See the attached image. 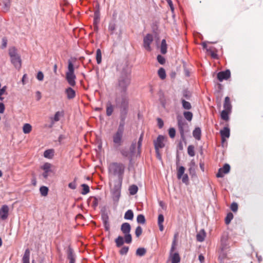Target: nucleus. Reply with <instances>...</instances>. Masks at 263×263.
Instances as JSON below:
<instances>
[{"instance_id":"f257e3e1","label":"nucleus","mask_w":263,"mask_h":263,"mask_svg":"<svg viewBox=\"0 0 263 263\" xmlns=\"http://www.w3.org/2000/svg\"><path fill=\"white\" fill-rule=\"evenodd\" d=\"M116 102L117 105L120 108L121 121L124 122L129 108V102L127 93H122L121 97H117Z\"/></svg>"},{"instance_id":"f03ea898","label":"nucleus","mask_w":263,"mask_h":263,"mask_svg":"<svg viewBox=\"0 0 263 263\" xmlns=\"http://www.w3.org/2000/svg\"><path fill=\"white\" fill-rule=\"evenodd\" d=\"M125 166L122 163L112 162L108 166L109 178H123Z\"/></svg>"},{"instance_id":"7ed1b4c3","label":"nucleus","mask_w":263,"mask_h":263,"mask_svg":"<svg viewBox=\"0 0 263 263\" xmlns=\"http://www.w3.org/2000/svg\"><path fill=\"white\" fill-rule=\"evenodd\" d=\"M123 179L109 178V186L114 199L118 200L121 194Z\"/></svg>"},{"instance_id":"20e7f679","label":"nucleus","mask_w":263,"mask_h":263,"mask_svg":"<svg viewBox=\"0 0 263 263\" xmlns=\"http://www.w3.org/2000/svg\"><path fill=\"white\" fill-rule=\"evenodd\" d=\"M10 61L14 67L20 70L22 68V59L20 55L17 53V50L15 47H11L8 50Z\"/></svg>"},{"instance_id":"39448f33","label":"nucleus","mask_w":263,"mask_h":263,"mask_svg":"<svg viewBox=\"0 0 263 263\" xmlns=\"http://www.w3.org/2000/svg\"><path fill=\"white\" fill-rule=\"evenodd\" d=\"M130 83V77L129 74L123 72L119 77L118 87L122 93H126V89Z\"/></svg>"},{"instance_id":"423d86ee","label":"nucleus","mask_w":263,"mask_h":263,"mask_svg":"<svg viewBox=\"0 0 263 263\" xmlns=\"http://www.w3.org/2000/svg\"><path fill=\"white\" fill-rule=\"evenodd\" d=\"M68 69L65 74V78L68 83L72 87L76 84V76L74 74V66L70 60L68 61Z\"/></svg>"},{"instance_id":"0eeeda50","label":"nucleus","mask_w":263,"mask_h":263,"mask_svg":"<svg viewBox=\"0 0 263 263\" xmlns=\"http://www.w3.org/2000/svg\"><path fill=\"white\" fill-rule=\"evenodd\" d=\"M124 127V122L121 121L117 131L112 136L114 143L117 146H120L122 144Z\"/></svg>"},{"instance_id":"6e6552de","label":"nucleus","mask_w":263,"mask_h":263,"mask_svg":"<svg viewBox=\"0 0 263 263\" xmlns=\"http://www.w3.org/2000/svg\"><path fill=\"white\" fill-rule=\"evenodd\" d=\"M164 137L162 135H159L157 139L154 141L157 158L160 160L162 163V153L160 152V150L164 146Z\"/></svg>"},{"instance_id":"1a4fd4ad","label":"nucleus","mask_w":263,"mask_h":263,"mask_svg":"<svg viewBox=\"0 0 263 263\" xmlns=\"http://www.w3.org/2000/svg\"><path fill=\"white\" fill-rule=\"evenodd\" d=\"M177 245L176 236L173 241L172 248L170 251V254L168 257V260H171V263H179L180 261V258L178 253H173L176 248Z\"/></svg>"},{"instance_id":"9d476101","label":"nucleus","mask_w":263,"mask_h":263,"mask_svg":"<svg viewBox=\"0 0 263 263\" xmlns=\"http://www.w3.org/2000/svg\"><path fill=\"white\" fill-rule=\"evenodd\" d=\"M178 124L181 138L184 140V133L189 131L188 125L182 119L178 120Z\"/></svg>"},{"instance_id":"9b49d317","label":"nucleus","mask_w":263,"mask_h":263,"mask_svg":"<svg viewBox=\"0 0 263 263\" xmlns=\"http://www.w3.org/2000/svg\"><path fill=\"white\" fill-rule=\"evenodd\" d=\"M52 166L51 164L46 162L41 166V168L44 171L42 175L44 179H46L49 176V173L52 172L51 170Z\"/></svg>"},{"instance_id":"f8f14e48","label":"nucleus","mask_w":263,"mask_h":263,"mask_svg":"<svg viewBox=\"0 0 263 263\" xmlns=\"http://www.w3.org/2000/svg\"><path fill=\"white\" fill-rule=\"evenodd\" d=\"M153 41V37L152 34H147L143 39V47L147 51H151L152 49L150 46L151 44Z\"/></svg>"},{"instance_id":"ddd939ff","label":"nucleus","mask_w":263,"mask_h":263,"mask_svg":"<svg viewBox=\"0 0 263 263\" xmlns=\"http://www.w3.org/2000/svg\"><path fill=\"white\" fill-rule=\"evenodd\" d=\"M231 77V72L230 70L227 69L225 71L219 72L217 73V79L220 82L224 80H228Z\"/></svg>"},{"instance_id":"4468645a","label":"nucleus","mask_w":263,"mask_h":263,"mask_svg":"<svg viewBox=\"0 0 263 263\" xmlns=\"http://www.w3.org/2000/svg\"><path fill=\"white\" fill-rule=\"evenodd\" d=\"M230 166L228 164H225L222 168H220L218 170V172L216 174L218 178L223 177V174H227L229 172Z\"/></svg>"},{"instance_id":"2eb2a0df","label":"nucleus","mask_w":263,"mask_h":263,"mask_svg":"<svg viewBox=\"0 0 263 263\" xmlns=\"http://www.w3.org/2000/svg\"><path fill=\"white\" fill-rule=\"evenodd\" d=\"M67 258L69 260L70 263H74L76 260L75 254L72 249L69 246L67 250Z\"/></svg>"},{"instance_id":"dca6fc26","label":"nucleus","mask_w":263,"mask_h":263,"mask_svg":"<svg viewBox=\"0 0 263 263\" xmlns=\"http://www.w3.org/2000/svg\"><path fill=\"white\" fill-rule=\"evenodd\" d=\"M9 208L7 205H3L0 210V218L5 220L8 216Z\"/></svg>"},{"instance_id":"f3484780","label":"nucleus","mask_w":263,"mask_h":263,"mask_svg":"<svg viewBox=\"0 0 263 263\" xmlns=\"http://www.w3.org/2000/svg\"><path fill=\"white\" fill-rule=\"evenodd\" d=\"M65 92L68 99L70 100L73 99L76 97V91L71 87L67 88Z\"/></svg>"},{"instance_id":"a211bd4d","label":"nucleus","mask_w":263,"mask_h":263,"mask_svg":"<svg viewBox=\"0 0 263 263\" xmlns=\"http://www.w3.org/2000/svg\"><path fill=\"white\" fill-rule=\"evenodd\" d=\"M131 227L129 223L127 222L123 223L121 227V230L123 234H126L130 233Z\"/></svg>"},{"instance_id":"6ab92c4d","label":"nucleus","mask_w":263,"mask_h":263,"mask_svg":"<svg viewBox=\"0 0 263 263\" xmlns=\"http://www.w3.org/2000/svg\"><path fill=\"white\" fill-rule=\"evenodd\" d=\"M102 218L103 219V223H104V226L105 230L106 231H109V228H110V226H109V223L108 222L109 218H108V215L107 214H104L102 216Z\"/></svg>"},{"instance_id":"aec40b11","label":"nucleus","mask_w":263,"mask_h":263,"mask_svg":"<svg viewBox=\"0 0 263 263\" xmlns=\"http://www.w3.org/2000/svg\"><path fill=\"white\" fill-rule=\"evenodd\" d=\"M114 109V106L111 102H108L106 104V115L107 116H110Z\"/></svg>"},{"instance_id":"412c9836","label":"nucleus","mask_w":263,"mask_h":263,"mask_svg":"<svg viewBox=\"0 0 263 263\" xmlns=\"http://www.w3.org/2000/svg\"><path fill=\"white\" fill-rule=\"evenodd\" d=\"M206 234L203 229L201 230L196 235L197 240L202 242L204 240Z\"/></svg>"},{"instance_id":"4be33fe9","label":"nucleus","mask_w":263,"mask_h":263,"mask_svg":"<svg viewBox=\"0 0 263 263\" xmlns=\"http://www.w3.org/2000/svg\"><path fill=\"white\" fill-rule=\"evenodd\" d=\"M164 221V217L162 214H159L158 218V224L159 226V229L160 231L162 232L163 231V222Z\"/></svg>"},{"instance_id":"5701e85b","label":"nucleus","mask_w":263,"mask_h":263,"mask_svg":"<svg viewBox=\"0 0 263 263\" xmlns=\"http://www.w3.org/2000/svg\"><path fill=\"white\" fill-rule=\"evenodd\" d=\"M29 258L30 251L28 249H27L25 250L24 256L23 257V263H29Z\"/></svg>"},{"instance_id":"b1692460","label":"nucleus","mask_w":263,"mask_h":263,"mask_svg":"<svg viewBox=\"0 0 263 263\" xmlns=\"http://www.w3.org/2000/svg\"><path fill=\"white\" fill-rule=\"evenodd\" d=\"M220 133L222 138H228L230 137V129L227 127L221 130Z\"/></svg>"},{"instance_id":"393cba45","label":"nucleus","mask_w":263,"mask_h":263,"mask_svg":"<svg viewBox=\"0 0 263 263\" xmlns=\"http://www.w3.org/2000/svg\"><path fill=\"white\" fill-rule=\"evenodd\" d=\"M32 130V126L29 123H25L23 126V131L24 134H29Z\"/></svg>"},{"instance_id":"a878e982","label":"nucleus","mask_w":263,"mask_h":263,"mask_svg":"<svg viewBox=\"0 0 263 263\" xmlns=\"http://www.w3.org/2000/svg\"><path fill=\"white\" fill-rule=\"evenodd\" d=\"M223 107L224 109L227 110H231V104L230 102V98L228 97H226L224 99V102L223 104Z\"/></svg>"},{"instance_id":"bb28decb","label":"nucleus","mask_w":263,"mask_h":263,"mask_svg":"<svg viewBox=\"0 0 263 263\" xmlns=\"http://www.w3.org/2000/svg\"><path fill=\"white\" fill-rule=\"evenodd\" d=\"M194 137L197 139L200 140L201 137V129L199 127H196L193 133Z\"/></svg>"},{"instance_id":"cd10ccee","label":"nucleus","mask_w":263,"mask_h":263,"mask_svg":"<svg viewBox=\"0 0 263 263\" xmlns=\"http://www.w3.org/2000/svg\"><path fill=\"white\" fill-rule=\"evenodd\" d=\"M231 110H227L224 109L221 112V118L226 121H228L229 120V116L228 114Z\"/></svg>"},{"instance_id":"c85d7f7f","label":"nucleus","mask_w":263,"mask_h":263,"mask_svg":"<svg viewBox=\"0 0 263 263\" xmlns=\"http://www.w3.org/2000/svg\"><path fill=\"white\" fill-rule=\"evenodd\" d=\"M134 218V213L131 210H127L124 215V218L127 220H132Z\"/></svg>"},{"instance_id":"c756f323","label":"nucleus","mask_w":263,"mask_h":263,"mask_svg":"<svg viewBox=\"0 0 263 263\" xmlns=\"http://www.w3.org/2000/svg\"><path fill=\"white\" fill-rule=\"evenodd\" d=\"M54 151L53 149H50L46 150L44 153V156L47 158H52L53 156Z\"/></svg>"},{"instance_id":"7c9ffc66","label":"nucleus","mask_w":263,"mask_h":263,"mask_svg":"<svg viewBox=\"0 0 263 263\" xmlns=\"http://www.w3.org/2000/svg\"><path fill=\"white\" fill-rule=\"evenodd\" d=\"M181 102L184 109L189 110L191 108L192 106L190 103L186 101L184 99H181Z\"/></svg>"},{"instance_id":"2f4dec72","label":"nucleus","mask_w":263,"mask_h":263,"mask_svg":"<svg viewBox=\"0 0 263 263\" xmlns=\"http://www.w3.org/2000/svg\"><path fill=\"white\" fill-rule=\"evenodd\" d=\"M115 242L116 243V246L117 247H120L122 246L124 243V239L123 237L122 236H118L116 239H115Z\"/></svg>"},{"instance_id":"473e14b6","label":"nucleus","mask_w":263,"mask_h":263,"mask_svg":"<svg viewBox=\"0 0 263 263\" xmlns=\"http://www.w3.org/2000/svg\"><path fill=\"white\" fill-rule=\"evenodd\" d=\"M48 188L45 186H42L40 189V192L43 196H46L48 195Z\"/></svg>"},{"instance_id":"72a5a7b5","label":"nucleus","mask_w":263,"mask_h":263,"mask_svg":"<svg viewBox=\"0 0 263 263\" xmlns=\"http://www.w3.org/2000/svg\"><path fill=\"white\" fill-rule=\"evenodd\" d=\"M96 60L98 64H101L102 62V53L100 49H98L96 51Z\"/></svg>"},{"instance_id":"f704fd0d","label":"nucleus","mask_w":263,"mask_h":263,"mask_svg":"<svg viewBox=\"0 0 263 263\" xmlns=\"http://www.w3.org/2000/svg\"><path fill=\"white\" fill-rule=\"evenodd\" d=\"M82 187V191L81 194L82 195H86L90 192L89 187L86 184H83L81 185Z\"/></svg>"},{"instance_id":"c9c22d12","label":"nucleus","mask_w":263,"mask_h":263,"mask_svg":"<svg viewBox=\"0 0 263 263\" xmlns=\"http://www.w3.org/2000/svg\"><path fill=\"white\" fill-rule=\"evenodd\" d=\"M138 187L136 185H132L129 186V193L132 195H134L138 192Z\"/></svg>"},{"instance_id":"e433bc0d","label":"nucleus","mask_w":263,"mask_h":263,"mask_svg":"<svg viewBox=\"0 0 263 263\" xmlns=\"http://www.w3.org/2000/svg\"><path fill=\"white\" fill-rule=\"evenodd\" d=\"M146 252L145 249L144 248H139L136 251V255L139 256H144Z\"/></svg>"},{"instance_id":"4c0bfd02","label":"nucleus","mask_w":263,"mask_h":263,"mask_svg":"<svg viewBox=\"0 0 263 263\" xmlns=\"http://www.w3.org/2000/svg\"><path fill=\"white\" fill-rule=\"evenodd\" d=\"M137 221L139 223L144 224L145 222V219L144 216L142 214L138 215L137 217Z\"/></svg>"},{"instance_id":"58836bf2","label":"nucleus","mask_w":263,"mask_h":263,"mask_svg":"<svg viewBox=\"0 0 263 263\" xmlns=\"http://www.w3.org/2000/svg\"><path fill=\"white\" fill-rule=\"evenodd\" d=\"M183 116L189 121H191L193 118V114L190 111H184L183 112Z\"/></svg>"},{"instance_id":"ea45409f","label":"nucleus","mask_w":263,"mask_h":263,"mask_svg":"<svg viewBox=\"0 0 263 263\" xmlns=\"http://www.w3.org/2000/svg\"><path fill=\"white\" fill-rule=\"evenodd\" d=\"M63 116V111H57L55 112V115H54V118H53V120L55 122H58L60 120V117L61 116Z\"/></svg>"},{"instance_id":"a19ab883","label":"nucleus","mask_w":263,"mask_h":263,"mask_svg":"<svg viewBox=\"0 0 263 263\" xmlns=\"http://www.w3.org/2000/svg\"><path fill=\"white\" fill-rule=\"evenodd\" d=\"M90 198L93 200L92 206L94 208H96L99 203V201L101 200L100 198H97L96 197H91Z\"/></svg>"},{"instance_id":"79ce46f5","label":"nucleus","mask_w":263,"mask_h":263,"mask_svg":"<svg viewBox=\"0 0 263 263\" xmlns=\"http://www.w3.org/2000/svg\"><path fill=\"white\" fill-rule=\"evenodd\" d=\"M187 153L190 156H195V152H194V146L191 145L188 146L187 148Z\"/></svg>"},{"instance_id":"37998d69","label":"nucleus","mask_w":263,"mask_h":263,"mask_svg":"<svg viewBox=\"0 0 263 263\" xmlns=\"http://www.w3.org/2000/svg\"><path fill=\"white\" fill-rule=\"evenodd\" d=\"M233 218V215L232 213H229L227 214V217L225 218V222L227 224H228L230 223L231 220Z\"/></svg>"},{"instance_id":"c03bdc74","label":"nucleus","mask_w":263,"mask_h":263,"mask_svg":"<svg viewBox=\"0 0 263 263\" xmlns=\"http://www.w3.org/2000/svg\"><path fill=\"white\" fill-rule=\"evenodd\" d=\"M184 171H185V168L183 166H180L179 168V170L178 171V174H177L178 178L180 179L181 178L182 176H183V175L184 174Z\"/></svg>"},{"instance_id":"a18cd8bd","label":"nucleus","mask_w":263,"mask_h":263,"mask_svg":"<svg viewBox=\"0 0 263 263\" xmlns=\"http://www.w3.org/2000/svg\"><path fill=\"white\" fill-rule=\"evenodd\" d=\"M159 77L162 79H164V69L163 68H160L158 71Z\"/></svg>"},{"instance_id":"49530a36","label":"nucleus","mask_w":263,"mask_h":263,"mask_svg":"<svg viewBox=\"0 0 263 263\" xmlns=\"http://www.w3.org/2000/svg\"><path fill=\"white\" fill-rule=\"evenodd\" d=\"M142 233V229L140 226H138L136 228L135 231V234L137 237H139Z\"/></svg>"},{"instance_id":"de8ad7c7","label":"nucleus","mask_w":263,"mask_h":263,"mask_svg":"<svg viewBox=\"0 0 263 263\" xmlns=\"http://www.w3.org/2000/svg\"><path fill=\"white\" fill-rule=\"evenodd\" d=\"M125 235V242L127 243H130L132 242V238L130 233L124 234Z\"/></svg>"},{"instance_id":"09e8293b","label":"nucleus","mask_w":263,"mask_h":263,"mask_svg":"<svg viewBox=\"0 0 263 263\" xmlns=\"http://www.w3.org/2000/svg\"><path fill=\"white\" fill-rule=\"evenodd\" d=\"M129 248L128 247L124 246L121 248V249L120 251V253L121 255H125L127 253L128 251Z\"/></svg>"},{"instance_id":"8fccbe9b","label":"nucleus","mask_w":263,"mask_h":263,"mask_svg":"<svg viewBox=\"0 0 263 263\" xmlns=\"http://www.w3.org/2000/svg\"><path fill=\"white\" fill-rule=\"evenodd\" d=\"M168 134L171 138H173L175 136L176 130L174 128H171L168 130Z\"/></svg>"},{"instance_id":"3c124183","label":"nucleus","mask_w":263,"mask_h":263,"mask_svg":"<svg viewBox=\"0 0 263 263\" xmlns=\"http://www.w3.org/2000/svg\"><path fill=\"white\" fill-rule=\"evenodd\" d=\"M183 96L185 99H189L191 97V93L189 91L185 90L183 91Z\"/></svg>"},{"instance_id":"603ef678","label":"nucleus","mask_w":263,"mask_h":263,"mask_svg":"<svg viewBox=\"0 0 263 263\" xmlns=\"http://www.w3.org/2000/svg\"><path fill=\"white\" fill-rule=\"evenodd\" d=\"M231 209L234 212H236L238 210V204L236 202L232 203L231 205Z\"/></svg>"},{"instance_id":"864d4df0","label":"nucleus","mask_w":263,"mask_h":263,"mask_svg":"<svg viewBox=\"0 0 263 263\" xmlns=\"http://www.w3.org/2000/svg\"><path fill=\"white\" fill-rule=\"evenodd\" d=\"M36 78L38 80L41 81H43V79H44V74L43 73V72L42 71H39L38 72L37 74V76H36Z\"/></svg>"},{"instance_id":"5fc2aeb1","label":"nucleus","mask_w":263,"mask_h":263,"mask_svg":"<svg viewBox=\"0 0 263 263\" xmlns=\"http://www.w3.org/2000/svg\"><path fill=\"white\" fill-rule=\"evenodd\" d=\"M7 39L6 37H3L2 39V44L1 48L2 49H4L7 47Z\"/></svg>"},{"instance_id":"6e6d98bb","label":"nucleus","mask_w":263,"mask_h":263,"mask_svg":"<svg viewBox=\"0 0 263 263\" xmlns=\"http://www.w3.org/2000/svg\"><path fill=\"white\" fill-rule=\"evenodd\" d=\"M157 123H158V127L160 128H161L163 127V120L161 118H158L157 119Z\"/></svg>"},{"instance_id":"4d7b16f0","label":"nucleus","mask_w":263,"mask_h":263,"mask_svg":"<svg viewBox=\"0 0 263 263\" xmlns=\"http://www.w3.org/2000/svg\"><path fill=\"white\" fill-rule=\"evenodd\" d=\"M167 2V3L168 4V5L169 6L172 12L173 13L174 8L173 6V2L171 0H165Z\"/></svg>"},{"instance_id":"13d9d810","label":"nucleus","mask_w":263,"mask_h":263,"mask_svg":"<svg viewBox=\"0 0 263 263\" xmlns=\"http://www.w3.org/2000/svg\"><path fill=\"white\" fill-rule=\"evenodd\" d=\"M157 60L161 64H163L164 63V58L160 55H158L157 56Z\"/></svg>"},{"instance_id":"bf43d9fd","label":"nucleus","mask_w":263,"mask_h":263,"mask_svg":"<svg viewBox=\"0 0 263 263\" xmlns=\"http://www.w3.org/2000/svg\"><path fill=\"white\" fill-rule=\"evenodd\" d=\"M136 147V143L133 142L130 146V153L132 154H133L135 153Z\"/></svg>"},{"instance_id":"052dcab7","label":"nucleus","mask_w":263,"mask_h":263,"mask_svg":"<svg viewBox=\"0 0 263 263\" xmlns=\"http://www.w3.org/2000/svg\"><path fill=\"white\" fill-rule=\"evenodd\" d=\"M159 96L160 101L161 104L163 106L164 105V103H163V92L161 91H160L159 92Z\"/></svg>"},{"instance_id":"680f3d73","label":"nucleus","mask_w":263,"mask_h":263,"mask_svg":"<svg viewBox=\"0 0 263 263\" xmlns=\"http://www.w3.org/2000/svg\"><path fill=\"white\" fill-rule=\"evenodd\" d=\"M121 153L124 157H128L129 156V152L125 149H122L121 150Z\"/></svg>"},{"instance_id":"e2e57ef3","label":"nucleus","mask_w":263,"mask_h":263,"mask_svg":"<svg viewBox=\"0 0 263 263\" xmlns=\"http://www.w3.org/2000/svg\"><path fill=\"white\" fill-rule=\"evenodd\" d=\"M68 187L72 190H74L76 188V184L75 181L70 182L68 184Z\"/></svg>"},{"instance_id":"0e129e2a","label":"nucleus","mask_w":263,"mask_h":263,"mask_svg":"<svg viewBox=\"0 0 263 263\" xmlns=\"http://www.w3.org/2000/svg\"><path fill=\"white\" fill-rule=\"evenodd\" d=\"M189 172H190V174L191 175H192V176L195 175V167H192V166L190 167Z\"/></svg>"},{"instance_id":"69168bd1","label":"nucleus","mask_w":263,"mask_h":263,"mask_svg":"<svg viewBox=\"0 0 263 263\" xmlns=\"http://www.w3.org/2000/svg\"><path fill=\"white\" fill-rule=\"evenodd\" d=\"M7 87L6 86H4L2 88H0V96L3 95L6 91Z\"/></svg>"},{"instance_id":"338daca9","label":"nucleus","mask_w":263,"mask_h":263,"mask_svg":"<svg viewBox=\"0 0 263 263\" xmlns=\"http://www.w3.org/2000/svg\"><path fill=\"white\" fill-rule=\"evenodd\" d=\"M182 178V181L183 183H186L188 181V177L187 175L185 174L183 175Z\"/></svg>"},{"instance_id":"774afa93","label":"nucleus","mask_w":263,"mask_h":263,"mask_svg":"<svg viewBox=\"0 0 263 263\" xmlns=\"http://www.w3.org/2000/svg\"><path fill=\"white\" fill-rule=\"evenodd\" d=\"M142 137H143L142 135H141L139 139V140H138V150L140 149V147H141V144H142Z\"/></svg>"}]
</instances>
